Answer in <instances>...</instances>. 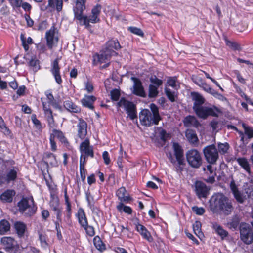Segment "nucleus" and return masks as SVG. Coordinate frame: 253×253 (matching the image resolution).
Masks as SVG:
<instances>
[{
	"label": "nucleus",
	"instance_id": "f257e3e1",
	"mask_svg": "<svg viewBox=\"0 0 253 253\" xmlns=\"http://www.w3.org/2000/svg\"><path fill=\"white\" fill-rule=\"evenodd\" d=\"M86 0H76L73 8L74 20L81 26H84L85 29L90 30L92 28L90 23L95 24L100 22L99 16L102 7L101 5L97 4L92 8L91 14L88 16L83 14L86 8Z\"/></svg>",
	"mask_w": 253,
	"mask_h": 253
},
{
	"label": "nucleus",
	"instance_id": "f03ea898",
	"mask_svg": "<svg viewBox=\"0 0 253 253\" xmlns=\"http://www.w3.org/2000/svg\"><path fill=\"white\" fill-rule=\"evenodd\" d=\"M210 208L213 213L230 215L234 210L232 201L223 193L213 195L210 202Z\"/></svg>",
	"mask_w": 253,
	"mask_h": 253
},
{
	"label": "nucleus",
	"instance_id": "7ed1b4c3",
	"mask_svg": "<svg viewBox=\"0 0 253 253\" xmlns=\"http://www.w3.org/2000/svg\"><path fill=\"white\" fill-rule=\"evenodd\" d=\"M150 110L148 109H142L139 114L141 124L145 126L158 125L162 118L159 113V107L154 103L149 106Z\"/></svg>",
	"mask_w": 253,
	"mask_h": 253
},
{
	"label": "nucleus",
	"instance_id": "20e7f679",
	"mask_svg": "<svg viewBox=\"0 0 253 253\" xmlns=\"http://www.w3.org/2000/svg\"><path fill=\"white\" fill-rule=\"evenodd\" d=\"M56 138L67 148L70 149V143L65 133L60 129L54 128L52 130V132L50 133L49 138L50 149L52 152H55L57 150V144L55 141Z\"/></svg>",
	"mask_w": 253,
	"mask_h": 253
},
{
	"label": "nucleus",
	"instance_id": "39448f33",
	"mask_svg": "<svg viewBox=\"0 0 253 253\" xmlns=\"http://www.w3.org/2000/svg\"><path fill=\"white\" fill-rule=\"evenodd\" d=\"M56 138L67 148L70 149V143L65 133L60 129L54 128L52 130V132L50 133L49 138L50 149L52 152H55L57 150V144L55 141Z\"/></svg>",
	"mask_w": 253,
	"mask_h": 253
},
{
	"label": "nucleus",
	"instance_id": "423d86ee",
	"mask_svg": "<svg viewBox=\"0 0 253 253\" xmlns=\"http://www.w3.org/2000/svg\"><path fill=\"white\" fill-rule=\"evenodd\" d=\"M186 161L192 168L198 169L203 163V159L200 152L196 149L188 150L185 154Z\"/></svg>",
	"mask_w": 253,
	"mask_h": 253
},
{
	"label": "nucleus",
	"instance_id": "0eeeda50",
	"mask_svg": "<svg viewBox=\"0 0 253 253\" xmlns=\"http://www.w3.org/2000/svg\"><path fill=\"white\" fill-rule=\"evenodd\" d=\"M19 211L21 213L25 212L27 209H29L28 212L26 213L28 216H31L34 214L37 211V207L34 204L33 197H23L18 203Z\"/></svg>",
	"mask_w": 253,
	"mask_h": 253
},
{
	"label": "nucleus",
	"instance_id": "6e6552de",
	"mask_svg": "<svg viewBox=\"0 0 253 253\" xmlns=\"http://www.w3.org/2000/svg\"><path fill=\"white\" fill-rule=\"evenodd\" d=\"M198 117L203 119H206L209 116L218 117L220 112L219 109L213 106L209 107L205 106H201L193 109Z\"/></svg>",
	"mask_w": 253,
	"mask_h": 253
},
{
	"label": "nucleus",
	"instance_id": "1a4fd4ad",
	"mask_svg": "<svg viewBox=\"0 0 253 253\" xmlns=\"http://www.w3.org/2000/svg\"><path fill=\"white\" fill-rule=\"evenodd\" d=\"M203 153L206 162L209 164H216L219 159L218 151L213 144L205 146Z\"/></svg>",
	"mask_w": 253,
	"mask_h": 253
},
{
	"label": "nucleus",
	"instance_id": "9d476101",
	"mask_svg": "<svg viewBox=\"0 0 253 253\" xmlns=\"http://www.w3.org/2000/svg\"><path fill=\"white\" fill-rule=\"evenodd\" d=\"M80 151L81 153L80 160H82V162H84V163H86V160L88 157L91 158L94 157L93 147L90 145L88 138L85 139L80 144Z\"/></svg>",
	"mask_w": 253,
	"mask_h": 253
},
{
	"label": "nucleus",
	"instance_id": "9b49d317",
	"mask_svg": "<svg viewBox=\"0 0 253 253\" xmlns=\"http://www.w3.org/2000/svg\"><path fill=\"white\" fill-rule=\"evenodd\" d=\"M119 107L123 106L128 116L131 120L137 118L136 105L132 101L127 100L125 97H122L117 103Z\"/></svg>",
	"mask_w": 253,
	"mask_h": 253
},
{
	"label": "nucleus",
	"instance_id": "f8f14e48",
	"mask_svg": "<svg viewBox=\"0 0 253 253\" xmlns=\"http://www.w3.org/2000/svg\"><path fill=\"white\" fill-rule=\"evenodd\" d=\"M172 148L178 164V166L176 167V170L177 172H181L183 171L184 166L185 165L184 150L182 146L177 142L173 143Z\"/></svg>",
	"mask_w": 253,
	"mask_h": 253
},
{
	"label": "nucleus",
	"instance_id": "ddd939ff",
	"mask_svg": "<svg viewBox=\"0 0 253 253\" xmlns=\"http://www.w3.org/2000/svg\"><path fill=\"white\" fill-rule=\"evenodd\" d=\"M241 240L246 244L249 245L253 242V235L252 229L247 223L242 222L239 226Z\"/></svg>",
	"mask_w": 253,
	"mask_h": 253
},
{
	"label": "nucleus",
	"instance_id": "4468645a",
	"mask_svg": "<svg viewBox=\"0 0 253 253\" xmlns=\"http://www.w3.org/2000/svg\"><path fill=\"white\" fill-rule=\"evenodd\" d=\"M56 32H58L57 28L55 27V24H53L50 29L45 33L46 45L48 49L50 50L58 42L59 38L57 36H55Z\"/></svg>",
	"mask_w": 253,
	"mask_h": 253
},
{
	"label": "nucleus",
	"instance_id": "2eb2a0df",
	"mask_svg": "<svg viewBox=\"0 0 253 253\" xmlns=\"http://www.w3.org/2000/svg\"><path fill=\"white\" fill-rule=\"evenodd\" d=\"M61 57H57L51 63L50 71L54 78L55 82L59 85H61L63 80L61 77L59 61Z\"/></svg>",
	"mask_w": 253,
	"mask_h": 253
},
{
	"label": "nucleus",
	"instance_id": "dca6fc26",
	"mask_svg": "<svg viewBox=\"0 0 253 253\" xmlns=\"http://www.w3.org/2000/svg\"><path fill=\"white\" fill-rule=\"evenodd\" d=\"M194 187L196 195L199 199L206 198L210 194V187L201 181H196Z\"/></svg>",
	"mask_w": 253,
	"mask_h": 253
},
{
	"label": "nucleus",
	"instance_id": "f3484780",
	"mask_svg": "<svg viewBox=\"0 0 253 253\" xmlns=\"http://www.w3.org/2000/svg\"><path fill=\"white\" fill-rule=\"evenodd\" d=\"M51 199L49 206L51 210L54 212L56 219L62 220V208L60 206V202L58 197H54V195L50 193Z\"/></svg>",
	"mask_w": 253,
	"mask_h": 253
},
{
	"label": "nucleus",
	"instance_id": "a211bd4d",
	"mask_svg": "<svg viewBox=\"0 0 253 253\" xmlns=\"http://www.w3.org/2000/svg\"><path fill=\"white\" fill-rule=\"evenodd\" d=\"M121 47L118 39L112 38L106 42L104 50L111 56L117 55L115 50H118Z\"/></svg>",
	"mask_w": 253,
	"mask_h": 253
},
{
	"label": "nucleus",
	"instance_id": "6ab92c4d",
	"mask_svg": "<svg viewBox=\"0 0 253 253\" xmlns=\"http://www.w3.org/2000/svg\"><path fill=\"white\" fill-rule=\"evenodd\" d=\"M1 242L4 246V249L6 252L17 251L19 248L17 242L11 237H4L1 238Z\"/></svg>",
	"mask_w": 253,
	"mask_h": 253
},
{
	"label": "nucleus",
	"instance_id": "aec40b11",
	"mask_svg": "<svg viewBox=\"0 0 253 253\" xmlns=\"http://www.w3.org/2000/svg\"><path fill=\"white\" fill-rule=\"evenodd\" d=\"M131 79L134 83L132 90L133 94L143 98L146 97V93L140 80L136 77H131Z\"/></svg>",
	"mask_w": 253,
	"mask_h": 253
},
{
	"label": "nucleus",
	"instance_id": "412c9836",
	"mask_svg": "<svg viewBox=\"0 0 253 253\" xmlns=\"http://www.w3.org/2000/svg\"><path fill=\"white\" fill-rule=\"evenodd\" d=\"M42 159L47 167L49 165L51 167H55L58 166V162L56 155L50 152L47 151L44 152Z\"/></svg>",
	"mask_w": 253,
	"mask_h": 253
},
{
	"label": "nucleus",
	"instance_id": "4be33fe9",
	"mask_svg": "<svg viewBox=\"0 0 253 253\" xmlns=\"http://www.w3.org/2000/svg\"><path fill=\"white\" fill-rule=\"evenodd\" d=\"M78 121L79 122L77 125L78 136L83 140L85 138L87 133V124L82 118H80Z\"/></svg>",
	"mask_w": 253,
	"mask_h": 253
},
{
	"label": "nucleus",
	"instance_id": "5701e85b",
	"mask_svg": "<svg viewBox=\"0 0 253 253\" xmlns=\"http://www.w3.org/2000/svg\"><path fill=\"white\" fill-rule=\"evenodd\" d=\"M230 188L234 196V197L237 202L240 204H242L245 201V198L243 196V194L239 190L237 186L233 179L230 182Z\"/></svg>",
	"mask_w": 253,
	"mask_h": 253
},
{
	"label": "nucleus",
	"instance_id": "b1692460",
	"mask_svg": "<svg viewBox=\"0 0 253 253\" xmlns=\"http://www.w3.org/2000/svg\"><path fill=\"white\" fill-rule=\"evenodd\" d=\"M63 107L70 113L79 114L81 112V108L73 102L70 98L63 102Z\"/></svg>",
	"mask_w": 253,
	"mask_h": 253
},
{
	"label": "nucleus",
	"instance_id": "393cba45",
	"mask_svg": "<svg viewBox=\"0 0 253 253\" xmlns=\"http://www.w3.org/2000/svg\"><path fill=\"white\" fill-rule=\"evenodd\" d=\"M111 56L109 53L106 52L105 50L103 53L101 54L96 53L92 56V64L93 66H96L98 64L105 63L106 61Z\"/></svg>",
	"mask_w": 253,
	"mask_h": 253
},
{
	"label": "nucleus",
	"instance_id": "a878e982",
	"mask_svg": "<svg viewBox=\"0 0 253 253\" xmlns=\"http://www.w3.org/2000/svg\"><path fill=\"white\" fill-rule=\"evenodd\" d=\"M136 230L141 235L142 238L149 242H152L153 241V237L148 229L143 225L138 223L136 225Z\"/></svg>",
	"mask_w": 253,
	"mask_h": 253
},
{
	"label": "nucleus",
	"instance_id": "bb28decb",
	"mask_svg": "<svg viewBox=\"0 0 253 253\" xmlns=\"http://www.w3.org/2000/svg\"><path fill=\"white\" fill-rule=\"evenodd\" d=\"M45 109H43L48 126L49 128H53L56 126L55 119L53 115V111L51 108L44 106Z\"/></svg>",
	"mask_w": 253,
	"mask_h": 253
},
{
	"label": "nucleus",
	"instance_id": "cd10ccee",
	"mask_svg": "<svg viewBox=\"0 0 253 253\" xmlns=\"http://www.w3.org/2000/svg\"><path fill=\"white\" fill-rule=\"evenodd\" d=\"M96 100V98L93 95H85L84 97L81 100V103L84 107L93 110L94 109V103Z\"/></svg>",
	"mask_w": 253,
	"mask_h": 253
},
{
	"label": "nucleus",
	"instance_id": "c85d7f7f",
	"mask_svg": "<svg viewBox=\"0 0 253 253\" xmlns=\"http://www.w3.org/2000/svg\"><path fill=\"white\" fill-rule=\"evenodd\" d=\"M185 136L189 143L197 146L199 143V139L195 130L192 129H187L185 131Z\"/></svg>",
	"mask_w": 253,
	"mask_h": 253
},
{
	"label": "nucleus",
	"instance_id": "c756f323",
	"mask_svg": "<svg viewBox=\"0 0 253 253\" xmlns=\"http://www.w3.org/2000/svg\"><path fill=\"white\" fill-rule=\"evenodd\" d=\"M126 193V190L125 187L123 186L120 187L117 190L116 194L121 202L127 203L132 200V198L130 196L125 195Z\"/></svg>",
	"mask_w": 253,
	"mask_h": 253
},
{
	"label": "nucleus",
	"instance_id": "7c9ffc66",
	"mask_svg": "<svg viewBox=\"0 0 253 253\" xmlns=\"http://www.w3.org/2000/svg\"><path fill=\"white\" fill-rule=\"evenodd\" d=\"M15 194L14 190L7 189L0 195V199L4 203H11L12 202L13 198Z\"/></svg>",
	"mask_w": 253,
	"mask_h": 253
},
{
	"label": "nucleus",
	"instance_id": "2f4dec72",
	"mask_svg": "<svg viewBox=\"0 0 253 253\" xmlns=\"http://www.w3.org/2000/svg\"><path fill=\"white\" fill-rule=\"evenodd\" d=\"M76 216L81 227L85 226L86 224L88 223L85 211L82 208H79L78 209Z\"/></svg>",
	"mask_w": 253,
	"mask_h": 253
},
{
	"label": "nucleus",
	"instance_id": "473e14b6",
	"mask_svg": "<svg viewBox=\"0 0 253 253\" xmlns=\"http://www.w3.org/2000/svg\"><path fill=\"white\" fill-rule=\"evenodd\" d=\"M14 228L18 237L21 238L24 236L27 230L26 224L22 221H16L14 224Z\"/></svg>",
	"mask_w": 253,
	"mask_h": 253
},
{
	"label": "nucleus",
	"instance_id": "72a5a7b5",
	"mask_svg": "<svg viewBox=\"0 0 253 253\" xmlns=\"http://www.w3.org/2000/svg\"><path fill=\"white\" fill-rule=\"evenodd\" d=\"M183 123L186 127L193 126L196 128H198L200 126V123L196 118L192 115L186 116L183 120Z\"/></svg>",
	"mask_w": 253,
	"mask_h": 253
},
{
	"label": "nucleus",
	"instance_id": "f704fd0d",
	"mask_svg": "<svg viewBox=\"0 0 253 253\" xmlns=\"http://www.w3.org/2000/svg\"><path fill=\"white\" fill-rule=\"evenodd\" d=\"M236 161L242 168H243L249 174H251V166L247 158L245 157H239L236 159Z\"/></svg>",
	"mask_w": 253,
	"mask_h": 253
},
{
	"label": "nucleus",
	"instance_id": "c9c22d12",
	"mask_svg": "<svg viewBox=\"0 0 253 253\" xmlns=\"http://www.w3.org/2000/svg\"><path fill=\"white\" fill-rule=\"evenodd\" d=\"M193 99L194 100L193 103V109L202 106L205 102L204 97L197 92H193L192 93Z\"/></svg>",
	"mask_w": 253,
	"mask_h": 253
},
{
	"label": "nucleus",
	"instance_id": "e433bc0d",
	"mask_svg": "<svg viewBox=\"0 0 253 253\" xmlns=\"http://www.w3.org/2000/svg\"><path fill=\"white\" fill-rule=\"evenodd\" d=\"M20 40L22 42V45L25 51H28L29 49V44H32L34 42L31 37H29L27 39L25 36V34L21 33L20 36Z\"/></svg>",
	"mask_w": 253,
	"mask_h": 253
},
{
	"label": "nucleus",
	"instance_id": "4c0bfd02",
	"mask_svg": "<svg viewBox=\"0 0 253 253\" xmlns=\"http://www.w3.org/2000/svg\"><path fill=\"white\" fill-rule=\"evenodd\" d=\"M48 6L49 7L56 9L58 12H60L62 9L63 0H48Z\"/></svg>",
	"mask_w": 253,
	"mask_h": 253
},
{
	"label": "nucleus",
	"instance_id": "58836bf2",
	"mask_svg": "<svg viewBox=\"0 0 253 253\" xmlns=\"http://www.w3.org/2000/svg\"><path fill=\"white\" fill-rule=\"evenodd\" d=\"M118 211L120 212H124L128 215L132 213V209L128 206L125 205L123 202H120L116 206Z\"/></svg>",
	"mask_w": 253,
	"mask_h": 253
},
{
	"label": "nucleus",
	"instance_id": "ea45409f",
	"mask_svg": "<svg viewBox=\"0 0 253 253\" xmlns=\"http://www.w3.org/2000/svg\"><path fill=\"white\" fill-rule=\"evenodd\" d=\"M226 46H228L230 48L234 51H241L242 47L241 45L238 42L235 41H230L227 38L224 39Z\"/></svg>",
	"mask_w": 253,
	"mask_h": 253
},
{
	"label": "nucleus",
	"instance_id": "a19ab883",
	"mask_svg": "<svg viewBox=\"0 0 253 253\" xmlns=\"http://www.w3.org/2000/svg\"><path fill=\"white\" fill-rule=\"evenodd\" d=\"M66 206L65 212L66 214L64 216V221L67 222L71 221L72 210V204L71 202L65 203Z\"/></svg>",
	"mask_w": 253,
	"mask_h": 253
},
{
	"label": "nucleus",
	"instance_id": "79ce46f5",
	"mask_svg": "<svg viewBox=\"0 0 253 253\" xmlns=\"http://www.w3.org/2000/svg\"><path fill=\"white\" fill-rule=\"evenodd\" d=\"M10 230V224L6 219L0 221V235H4Z\"/></svg>",
	"mask_w": 253,
	"mask_h": 253
},
{
	"label": "nucleus",
	"instance_id": "37998d69",
	"mask_svg": "<svg viewBox=\"0 0 253 253\" xmlns=\"http://www.w3.org/2000/svg\"><path fill=\"white\" fill-rule=\"evenodd\" d=\"M93 243L96 249L100 251H104L106 249L105 244L98 235L94 237Z\"/></svg>",
	"mask_w": 253,
	"mask_h": 253
},
{
	"label": "nucleus",
	"instance_id": "c03bdc74",
	"mask_svg": "<svg viewBox=\"0 0 253 253\" xmlns=\"http://www.w3.org/2000/svg\"><path fill=\"white\" fill-rule=\"evenodd\" d=\"M213 228L215 230L216 233L220 236L222 239H224L228 235V232L224 230L223 227L218 225L217 223H215L213 225Z\"/></svg>",
	"mask_w": 253,
	"mask_h": 253
},
{
	"label": "nucleus",
	"instance_id": "a18cd8bd",
	"mask_svg": "<svg viewBox=\"0 0 253 253\" xmlns=\"http://www.w3.org/2000/svg\"><path fill=\"white\" fill-rule=\"evenodd\" d=\"M234 87L236 89V92L240 95V96L244 98L248 103V104L253 106V101L242 90V89L238 86L236 84H233Z\"/></svg>",
	"mask_w": 253,
	"mask_h": 253
},
{
	"label": "nucleus",
	"instance_id": "49530a36",
	"mask_svg": "<svg viewBox=\"0 0 253 253\" xmlns=\"http://www.w3.org/2000/svg\"><path fill=\"white\" fill-rule=\"evenodd\" d=\"M6 183H9L11 181L16 180L17 177V172L14 169H10L6 174Z\"/></svg>",
	"mask_w": 253,
	"mask_h": 253
},
{
	"label": "nucleus",
	"instance_id": "de8ad7c7",
	"mask_svg": "<svg viewBox=\"0 0 253 253\" xmlns=\"http://www.w3.org/2000/svg\"><path fill=\"white\" fill-rule=\"evenodd\" d=\"M47 99V101H42V108L45 109L44 106L45 105L47 107L51 108V104L55 100L53 95L52 93H47L45 94Z\"/></svg>",
	"mask_w": 253,
	"mask_h": 253
},
{
	"label": "nucleus",
	"instance_id": "09e8293b",
	"mask_svg": "<svg viewBox=\"0 0 253 253\" xmlns=\"http://www.w3.org/2000/svg\"><path fill=\"white\" fill-rule=\"evenodd\" d=\"M159 94L158 87L150 84L148 88V97L150 98L156 97Z\"/></svg>",
	"mask_w": 253,
	"mask_h": 253
},
{
	"label": "nucleus",
	"instance_id": "8fccbe9b",
	"mask_svg": "<svg viewBox=\"0 0 253 253\" xmlns=\"http://www.w3.org/2000/svg\"><path fill=\"white\" fill-rule=\"evenodd\" d=\"M240 219L237 216H235L231 219V221L228 223L229 227L230 229L236 230L239 225Z\"/></svg>",
	"mask_w": 253,
	"mask_h": 253
},
{
	"label": "nucleus",
	"instance_id": "3c124183",
	"mask_svg": "<svg viewBox=\"0 0 253 253\" xmlns=\"http://www.w3.org/2000/svg\"><path fill=\"white\" fill-rule=\"evenodd\" d=\"M48 22L47 20L40 21L38 24H35L33 29L37 31H43L47 27Z\"/></svg>",
	"mask_w": 253,
	"mask_h": 253
},
{
	"label": "nucleus",
	"instance_id": "603ef678",
	"mask_svg": "<svg viewBox=\"0 0 253 253\" xmlns=\"http://www.w3.org/2000/svg\"><path fill=\"white\" fill-rule=\"evenodd\" d=\"M86 163L82 162V160H80V174L81 180L84 182L86 178L85 173L86 172V169L84 168V166Z\"/></svg>",
	"mask_w": 253,
	"mask_h": 253
},
{
	"label": "nucleus",
	"instance_id": "864d4df0",
	"mask_svg": "<svg viewBox=\"0 0 253 253\" xmlns=\"http://www.w3.org/2000/svg\"><path fill=\"white\" fill-rule=\"evenodd\" d=\"M165 94L169 101L171 102L175 101V98L177 97V95L175 94L174 91H172L169 88L166 87L165 88Z\"/></svg>",
	"mask_w": 253,
	"mask_h": 253
},
{
	"label": "nucleus",
	"instance_id": "5fc2aeb1",
	"mask_svg": "<svg viewBox=\"0 0 253 253\" xmlns=\"http://www.w3.org/2000/svg\"><path fill=\"white\" fill-rule=\"evenodd\" d=\"M82 228L85 231L86 234L89 237H93L95 234V229L93 226L89 225L88 223L86 224L85 226H84Z\"/></svg>",
	"mask_w": 253,
	"mask_h": 253
},
{
	"label": "nucleus",
	"instance_id": "6e6d98bb",
	"mask_svg": "<svg viewBox=\"0 0 253 253\" xmlns=\"http://www.w3.org/2000/svg\"><path fill=\"white\" fill-rule=\"evenodd\" d=\"M218 153L220 152L221 154H225L228 152L229 149V145L228 143L225 142V143H219L218 144Z\"/></svg>",
	"mask_w": 253,
	"mask_h": 253
},
{
	"label": "nucleus",
	"instance_id": "4d7b16f0",
	"mask_svg": "<svg viewBox=\"0 0 253 253\" xmlns=\"http://www.w3.org/2000/svg\"><path fill=\"white\" fill-rule=\"evenodd\" d=\"M203 85L204 90L206 91L207 92L212 95L214 96H216V95H219L217 91L215 90L214 89H213L206 83H204L203 84Z\"/></svg>",
	"mask_w": 253,
	"mask_h": 253
},
{
	"label": "nucleus",
	"instance_id": "13d9d810",
	"mask_svg": "<svg viewBox=\"0 0 253 253\" xmlns=\"http://www.w3.org/2000/svg\"><path fill=\"white\" fill-rule=\"evenodd\" d=\"M150 81L152 84L159 87L163 84V81L158 78L156 76L153 75L150 78Z\"/></svg>",
	"mask_w": 253,
	"mask_h": 253
},
{
	"label": "nucleus",
	"instance_id": "bf43d9fd",
	"mask_svg": "<svg viewBox=\"0 0 253 253\" xmlns=\"http://www.w3.org/2000/svg\"><path fill=\"white\" fill-rule=\"evenodd\" d=\"M193 229L194 233L199 237L200 234H202L201 222L198 221H195L193 225Z\"/></svg>",
	"mask_w": 253,
	"mask_h": 253
},
{
	"label": "nucleus",
	"instance_id": "052dcab7",
	"mask_svg": "<svg viewBox=\"0 0 253 253\" xmlns=\"http://www.w3.org/2000/svg\"><path fill=\"white\" fill-rule=\"evenodd\" d=\"M31 120L34 125L35 127L38 130L42 128L41 122L37 118V116L35 114H33L31 116Z\"/></svg>",
	"mask_w": 253,
	"mask_h": 253
},
{
	"label": "nucleus",
	"instance_id": "680f3d73",
	"mask_svg": "<svg viewBox=\"0 0 253 253\" xmlns=\"http://www.w3.org/2000/svg\"><path fill=\"white\" fill-rule=\"evenodd\" d=\"M128 30L132 33L139 36L140 37H144V34L143 31L139 28L136 27H129Z\"/></svg>",
	"mask_w": 253,
	"mask_h": 253
},
{
	"label": "nucleus",
	"instance_id": "e2e57ef3",
	"mask_svg": "<svg viewBox=\"0 0 253 253\" xmlns=\"http://www.w3.org/2000/svg\"><path fill=\"white\" fill-rule=\"evenodd\" d=\"M110 95L111 100L113 101H117L120 97V91L118 89H114L111 91Z\"/></svg>",
	"mask_w": 253,
	"mask_h": 253
},
{
	"label": "nucleus",
	"instance_id": "0e129e2a",
	"mask_svg": "<svg viewBox=\"0 0 253 253\" xmlns=\"http://www.w3.org/2000/svg\"><path fill=\"white\" fill-rule=\"evenodd\" d=\"M243 127L244 129V133L247 136L249 139L253 138V128L250 126H247L245 124H243Z\"/></svg>",
	"mask_w": 253,
	"mask_h": 253
},
{
	"label": "nucleus",
	"instance_id": "69168bd1",
	"mask_svg": "<svg viewBox=\"0 0 253 253\" xmlns=\"http://www.w3.org/2000/svg\"><path fill=\"white\" fill-rule=\"evenodd\" d=\"M193 211L197 215H202L205 212V210L203 207H199L197 206H194L192 207Z\"/></svg>",
	"mask_w": 253,
	"mask_h": 253
},
{
	"label": "nucleus",
	"instance_id": "338daca9",
	"mask_svg": "<svg viewBox=\"0 0 253 253\" xmlns=\"http://www.w3.org/2000/svg\"><path fill=\"white\" fill-rule=\"evenodd\" d=\"M0 128L4 133H8L10 132L9 129L7 127L2 118L0 116Z\"/></svg>",
	"mask_w": 253,
	"mask_h": 253
},
{
	"label": "nucleus",
	"instance_id": "774afa93",
	"mask_svg": "<svg viewBox=\"0 0 253 253\" xmlns=\"http://www.w3.org/2000/svg\"><path fill=\"white\" fill-rule=\"evenodd\" d=\"M176 80L177 78L176 77H169L167 80V83L169 86L174 88L176 85Z\"/></svg>",
	"mask_w": 253,
	"mask_h": 253
}]
</instances>
